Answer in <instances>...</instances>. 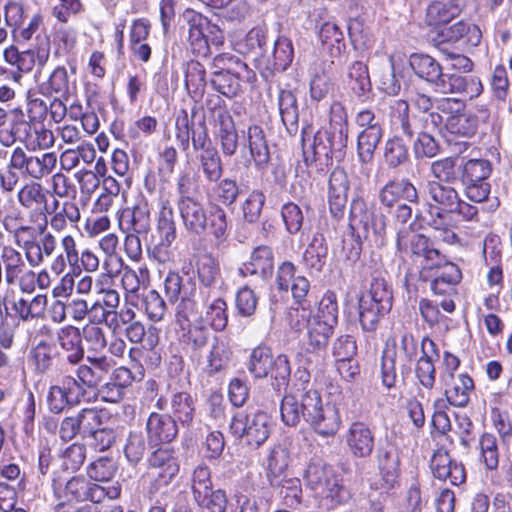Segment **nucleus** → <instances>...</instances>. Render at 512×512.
Listing matches in <instances>:
<instances>
[{"mask_svg": "<svg viewBox=\"0 0 512 512\" xmlns=\"http://www.w3.org/2000/svg\"><path fill=\"white\" fill-rule=\"evenodd\" d=\"M420 351L421 355L415 360V375L424 388L432 389L436 380L433 357H439L437 345L433 340L425 336L420 342Z\"/></svg>", "mask_w": 512, "mask_h": 512, "instance_id": "412c9836", "label": "nucleus"}, {"mask_svg": "<svg viewBox=\"0 0 512 512\" xmlns=\"http://www.w3.org/2000/svg\"><path fill=\"white\" fill-rule=\"evenodd\" d=\"M409 65L414 73L428 82L441 94H464L469 98L478 97L483 86L475 76H463L460 73H444L439 62L428 54L413 53Z\"/></svg>", "mask_w": 512, "mask_h": 512, "instance_id": "f03ea898", "label": "nucleus"}, {"mask_svg": "<svg viewBox=\"0 0 512 512\" xmlns=\"http://www.w3.org/2000/svg\"><path fill=\"white\" fill-rule=\"evenodd\" d=\"M175 318L180 342L192 352L201 351L208 344L211 332L198 317L197 302L184 301L176 307Z\"/></svg>", "mask_w": 512, "mask_h": 512, "instance_id": "6e6552de", "label": "nucleus"}, {"mask_svg": "<svg viewBox=\"0 0 512 512\" xmlns=\"http://www.w3.org/2000/svg\"><path fill=\"white\" fill-rule=\"evenodd\" d=\"M241 81H246V77L238 76L232 72H211V86L228 98H233L239 94Z\"/></svg>", "mask_w": 512, "mask_h": 512, "instance_id": "de8ad7c7", "label": "nucleus"}, {"mask_svg": "<svg viewBox=\"0 0 512 512\" xmlns=\"http://www.w3.org/2000/svg\"><path fill=\"white\" fill-rule=\"evenodd\" d=\"M349 227L351 234L343 240V252L345 258L354 263L361 256L363 243L368 241L371 235L381 236L384 234L386 218L382 214L376 215L369 210L363 199L355 198L350 206Z\"/></svg>", "mask_w": 512, "mask_h": 512, "instance_id": "20e7f679", "label": "nucleus"}, {"mask_svg": "<svg viewBox=\"0 0 512 512\" xmlns=\"http://www.w3.org/2000/svg\"><path fill=\"white\" fill-rule=\"evenodd\" d=\"M274 271V254L272 248L260 245L253 249L249 261L242 264L239 272L242 276H255L263 281L272 277Z\"/></svg>", "mask_w": 512, "mask_h": 512, "instance_id": "4be33fe9", "label": "nucleus"}, {"mask_svg": "<svg viewBox=\"0 0 512 512\" xmlns=\"http://www.w3.org/2000/svg\"><path fill=\"white\" fill-rule=\"evenodd\" d=\"M147 440L141 431H130L124 446V454L132 464H137L145 455Z\"/></svg>", "mask_w": 512, "mask_h": 512, "instance_id": "774afa93", "label": "nucleus"}, {"mask_svg": "<svg viewBox=\"0 0 512 512\" xmlns=\"http://www.w3.org/2000/svg\"><path fill=\"white\" fill-rule=\"evenodd\" d=\"M393 348L394 351L391 355L398 358L401 371H409L411 364L419 358V353H421L416 337L408 331H404L399 339H393Z\"/></svg>", "mask_w": 512, "mask_h": 512, "instance_id": "2f4dec72", "label": "nucleus"}, {"mask_svg": "<svg viewBox=\"0 0 512 512\" xmlns=\"http://www.w3.org/2000/svg\"><path fill=\"white\" fill-rule=\"evenodd\" d=\"M271 487L288 507H295L301 502L302 488L297 478H287L286 475L269 481Z\"/></svg>", "mask_w": 512, "mask_h": 512, "instance_id": "c9c22d12", "label": "nucleus"}, {"mask_svg": "<svg viewBox=\"0 0 512 512\" xmlns=\"http://www.w3.org/2000/svg\"><path fill=\"white\" fill-rule=\"evenodd\" d=\"M40 91L47 96L56 94L63 97L67 95L69 92V78L66 68L63 66L55 68L48 80L40 85Z\"/></svg>", "mask_w": 512, "mask_h": 512, "instance_id": "052dcab7", "label": "nucleus"}, {"mask_svg": "<svg viewBox=\"0 0 512 512\" xmlns=\"http://www.w3.org/2000/svg\"><path fill=\"white\" fill-rule=\"evenodd\" d=\"M244 148H247L254 166L265 171L271 161V153L264 129L257 124L249 125L245 134Z\"/></svg>", "mask_w": 512, "mask_h": 512, "instance_id": "6ab92c4d", "label": "nucleus"}, {"mask_svg": "<svg viewBox=\"0 0 512 512\" xmlns=\"http://www.w3.org/2000/svg\"><path fill=\"white\" fill-rule=\"evenodd\" d=\"M348 138L340 136L327 127L318 130L306 125L301 131V144L304 162L307 166L319 162L321 165H332L333 159L340 162L345 155Z\"/></svg>", "mask_w": 512, "mask_h": 512, "instance_id": "39448f33", "label": "nucleus"}, {"mask_svg": "<svg viewBox=\"0 0 512 512\" xmlns=\"http://www.w3.org/2000/svg\"><path fill=\"white\" fill-rule=\"evenodd\" d=\"M308 488L330 502L331 506L343 505L351 499V492L331 466L320 460L311 462L304 473Z\"/></svg>", "mask_w": 512, "mask_h": 512, "instance_id": "423d86ee", "label": "nucleus"}, {"mask_svg": "<svg viewBox=\"0 0 512 512\" xmlns=\"http://www.w3.org/2000/svg\"><path fill=\"white\" fill-rule=\"evenodd\" d=\"M376 462L382 479L393 487L400 476L401 452L396 444L389 440L379 443L376 449Z\"/></svg>", "mask_w": 512, "mask_h": 512, "instance_id": "f3484780", "label": "nucleus"}, {"mask_svg": "<svg viewBox=\"0 0 512 512\" xmlns=\"http://www.w3.org/2000/svg\"><path fill=\"white\" fill-rule=\"evenodd\" d=\"M176 191L178 194L177 202L198 198L197 195L200 194L199 176L190 171L181 172L176 181Z\"/></svg>", "mask_w": 512, "mask_h": 512, "instance_id": "0e129e2a", "label": "nucleus"}, {"mask_svg": "<svg viewBox=\"0 0 512 512\" xmlns=\"http://www.w3.org/2000/svg\"><path fill=\"white\" fill-rule=\"evenodd\" d=\"M384 130L377 128L369 131H360L357 136V156L362 164L373 161L377 146L383 138Z\"/></svg>", "mask_w": 512, "mask_h": 512, "instance_id": "37998d69", "label": "nucleus"}, {"mask_svg": "<svg viewBox=\"0 0 512 512\" xmlns=\"http://www.w3.org/2000/svg\"><path fill=\"white\" fill-rule=\"evenodd\" d=\"M391 307H382L381 304L360 298L359 300V321L364 331H375L379 317L389 312Z\"/></svg>", "mask_w": 512, "mask_h": 512, "instance_id": "8fccbe9b", "label": "nucleus"}, {"mask_svg": "<svg viewBox=\"0 0 512 512\" xmlns=\"http://www.w3.org/2000/svg\"><path fill=\"white\" fill-rule=\"evenodd\" d=\"M212 72H232L238 76L246 77V82L255 79V73L238 56L231 53L216 55L211 63Z\"/></svg>", "mask_w": 512, "mask_h": 512, "instance_id": "f704fd0d", "label": "nucleus"}, {"mask_svg": "<svg viewBox=\"0 0 512 512\" xmlns=\"http://www.w3.org/2000/svg\"><path fill=\"white\" fill-rule=\"evenodd\" d=\"M308 319H315L332 327L338 324V304L336 294L327 291L319 302L317 312Z\"/></svg>", "mask_w": 512, "mask_h": 512, "instance_id": "4d7b16f0", "label": "nucleus"}, {"mask_svg": "<svg viewBox=\"0 0 512 512\" xmlns=\"http://www.w3.org/2000/svg\"><path fill=\"white\" fill-rule=\"evenodd\" d=\"M46 306L47 296L39 294L31 299H18L13 303V310L21 320L29 321L42 317Z\"/></svg>", "mask_w": 512, "mask_h": 512, "instance_id": "a18cd8bd", "label": "nucleus"}, {"mask_svg": "<svg viewBox=\"0 0 512 512\" xmlns=\"http://www.w3.org/2000/svg\"><path fill=\"white\" fill-rule=\"evenodd\" d=\"M303 418L322 436H332L339 430L341 418L338 410L324 405L320 393L316 389L306 387L299 399Z\"/></svg>", "mask_w": 512, "mask_h": 512, "instance_id": "0eeeda50", "label": "nucleus"}, {"mask_svg": "<svg viewBox=\"0 0 512 512\" xmlns=\"http://www.w3.org/2000/svg\"><path fill=\"white\" fill-rule=\"evenodd\" d=\"M175 137L182 150L189 148L190 142L195 152V162L199 171L209 183L218 182L223 175V163L219 151L213 145L205 120L197 124L181 110L175 120Z\"/></svg>", "mask_w": 512, "mask_h": 512, "instance_id": "f257e3e1", "label": "nucleus"}, {"mask_svg": "<svg viewBox=\"0 0 512 512\" xmlns=\"http://www.w3.org/2000/svg\"><path fill=\"white\" fill-rule=\"evenodd\" d=\"M182 19L188 28L187 40L193 54L199 57L208 56L210 53L209 35L207 34L210 27L209 19L192 9H186Z\"/></svg>", "mask_w": 512, "mask_h": 512, "instance_id": "4468645a", "label": "nucleus"}, {"mask_svg": "<svg viewBox=\"0 0 512 512\" xmlns=\"http://www.w3.org/2000/svg\"><path fill=\"white\" fill-rule=\"evenodd\" d=\"M57 164L54 152L26 153L21 147H16L11 154L8 167L20 172L24 177L41 180L52 173Z\"/></svg>", "mask_w": 512, "mask_h": 512, "instance_id": "9d476101", "label": "nucleus"}, {"mask_svg": "<svg viewBox=\"0 0 512 512\" xmlns=\"http://www.w3.org/2000/svg\"><path fill=\"white\" fill-rule=\"evenodd\" d=\"M445 389V396L448 402L456 407H465L470 399V393L474 389V382L467 374H460Z\"/></svg>", "mask_w": 512, "mask_h": 512, "instance_id": "4c0bfd02", "label": "nucleus"}, {"mask_svg": "<svg viewBox=\"0 0 512 512\" xmlns=\"http://www.w3.org/2000/svg\"><path fill=\"white\" fill-rule=\"evenodd\" d=\"M57 342L66 353V360L71 365L79 364L84 358V348L79 328L67 325L57 333Z\"/></svg>", "mask_w": 512, "mask_h": 512, "instance_id": "c85d7f7f", "label": "nucleus"}, {"mask_svg": "<svg viewBox=\"0 0 512 512\" xmlns=\"http://www.w3.org/2000/svg\"><path fill=\"white\" fill-rule=\"evenodd\" d=\"M86 361L88 364H81L74 371L75 381L85 391L87 388H97L114 366V362L107 356H88Z\"/></svg>", "mask_w": 512, "mask_h": 512, "instance_id": "2eb2a0df", "label": "nucleus"}, {"mask_svg": "<svg viewBox=\"0 0 512 512\" xmlns=\"http://www.w3.org/2000/svg\"><path fill=\"white\" fill-rule=\"evenodd\" d=\"M86 391L75 381L71 374L65 375L59 385L49 388L47 406L50 412L61 414L67 408L74 407L82 401Z\"/></svg>", "mask_w": 512, "mask_h": 512, "instance_id": "f8f14e48", "label": "nucleus"}, {"mask_svg": "<svg viewBox=\"0 0 512 512\" xmlns=\"http://www.w3.org/2000/svg\"><path fill=\"white\" fill-rule=\"evenodd\" d=\"M104 413L93 408H84L77 413L80 436L87 439L94 431L103 425Z\"/></svg>", "mask_w": 512, "mask_h": 512, "instance_id": "338daca9", "label": "nucleus"}, {"mask_svg": "<svg viewBox=\"0 0 512 512\" xmlns=\"http://www.w3.org/2000/svg\"><path fill=\"white\" fill-rule=\"evenodd\" d=\"M458 167L457 158L446 157L433 161L430 165V173L435 178L434 181L449 185L460 180Z\"/></svg>", "mask_w": 512, "mask_h": 512, "instance_id": "3c124183", "label": "nucleus"}, {"mask_svg": "<svg viewBox=\"0 0 512 512\" xmlns=\"http://www.w3.org/2000/svg\"><path fill=\"white\" fill-rule=\"evenodd\" d=\"M350 40L357 50H366L373 46L375 39L369 25L361 16L350 18L347 25Z\"/></svg>", "mask_w": 512, "mask_h": 512, "instance_id": "ea45409f", "label": "nucleus"}, {"mask_svg": "<svg viewBox=\"0 0 512 512\" xmlns=\"http://www.w3.org/2000/svg\"><path fill=\"white\" fill-rule=\"evenodd\" d=\"M349 190L348 176L343 169H334L329 177L328 203L331 214L339 219L344 215Z\"/></svg>", "mask_w": 512, "mask_h": 512, "instance_id": "b1692460", "label": "nucleus"}, {"mask_svg": "<svg viewBox=\"0 0 512 512\" xmlns=\"http://www.w3.org/2000/svg\"><path fill=\"white\" fill-rule=\"evenodd\" d=\"M386 273L375 271L372 274L370 287L367 294L361 298L371 300V302L381 304L382 307H392V292L386 280Z\"/></svg>", "mask_w": 512, "mask_h": 512, "instance_id": "a19ab883", "label": "nucleus"}, {"mask_svg": "<svg viewBox=\"0 0 512 512\" xmlns=\"http://www.w3.org/2000/svg\"><path fill=\"white\" fill-rule=\"evenodd\" d=\"M197 278L199 281V295L203 303L218 294L222 285L219 263L210 256L201 257L196 263Z\"/></svg>", "mask_w": 512, "mask_h": 512, "instance_id": "dca6fc26", "label": "nucleus"}, {"mask_svg": "<svg viewBox=\"0 0 512 512\" xmlns=\"http://www.w3.org/2000/svg\"><path fill=\"white\" fill-rule=\"evenodd\" d=\"M155 407L159 411L169 409L168 414L177 420L178 425L186 428L193 424L196 415L195 399L186 391H173L169 397L160 395L155 402Z\"/></svg>", "mask_w": 512, "mask_h": 512, "instance_id": "ddd939ff", "label": "nucleus"}, {"mask_svg": "<svg viewBox=\"0 0 512 512\" xmlns=\"http://www.w3.org/2000/svg\"><path fill=\"white\" fill-rule=\"evenodd\" d=\"M378 199L386 209H392L400 201L418 203L419 195L413 183L406 178L388 181L379 191Z\"/></svg>", "mask_w": 512, "mask_h": 512, "instance_id": "a211bd4d", "label": "nucleus"}, {"mask_svg": "<svg viewBox=\"0 0 512 512\" xmlns=\"http://www.w3.org/2000/svg\"><path fill=\"white\" fill-rule=\"evenodd\" d=\"M464 7L465 0L435 1L427 8V22L431 26L446 24L459 16Z\"/></svg>", "mask_w": 512, "mask_h": 512, "instance_id": "7c9ffc66", "label": "nucleus"}, {"mask_svg": "<svg viewBox=\"0 0 512 512\" xmlns=\"http://www.w3.org/2000/svg\"><path fill=\"white\" fill-rule=\"evenodd\" d=\"M392 108L402 133L410 139L426 130H437L443 122L439 113H410L408 102L402 99L396 100Z\"/></svg>", "mask_w": 512, "mask_h": 512, "instance_id": "9b49d317", "label": "nucleus"}, {"mask_svg": "<svg viewBox=\"0 0 512 512\" xmlns=\"http://www.w3.org/2000/svg\"><path fill=\"white\" fill-rule=\"evenodd\" d=\"M24 268L26 263L22 254L10 245L3 246L0 250V285L3 280L8 286L15 285Z\"/></svg>", "mask_w": 512, "mask_h": 512, "instance_id": "cd10ccee", "label": "nucleus"}, {"mask_svg": "<svg viewBox=\"0 0 512 512\" xmlns=\"http://www.w3.org/2000/svg\"><path fill=\"white\" fill-rule=\"evenodd\" d=\"M462 184L484 182L490 176L492 167L486 159H469L458 167Z\"/></svg>", "mask_w": 512, "mask_h": 512, "instance_id": "79ce46f5", "label": "nucleus"}, {"mask_svg": "<svg viewBox=\"0 0 512 512\" xmlns=\"http://www.w3.org/2000/svg\"><path fill=\"white\" fill-rule=\"evenodd\" d=\"M204 304L206 305V310L204 314L198 312V317L202 318V322L206 324L207 327L215 331L224 330L228 323L226 301L215 294V296L211 297L208 302Z\"/></svg>", "mask_w": 512, "mask_h": 512, "instance_id": "72a5a7b5", "label": "nucleus"}, {"mask_svg": "<svg viewBox=\"0 0 512 512\" xmlns=\"http://www.w3.org/2000/svg\"><path fill=\"white\" fill-rule=\"evenodd\" d=\"M157 232L160 236V245L169 247L176 239V226L173 209L168 201L162 204L157 222Z\"/></svg>", "mask_w": 512, "mask_h": 512, "instance_id": "603ef678", "label": "nucleus"}, {"mask_svg": "<svg viewBox=\"0 0 512 512\" xmlns=\"http://www.w3.org/2000/svg\"><path fill=\"white\" fill-rule=\"evenodd\" d=\"M347 84L358 97L364 96L371 90L368 67L361 61H355L348 67Z\"/></svg>", "mask_w": 512, "mask_h": 512, "instance_id": "49530a36", "label": "nucleus"}, {"mask_svg": "<svg viewBox=\"0 0 512 512\" xmlns=\"http://www.w3.org/2000/svg\"><path fill=\"white\" fill-rule=\"evenodd\" d=\"M293 57L294 49L291 40L285 36H279L274 43L273 69L285 71L292 63Z\"/></svg>", "mask_w": 512, "mask_h": 512, "instance_id": "69168bd1", "label": "nucleus"}, {"mask_svg": "<svg viewBox=\"0 0 512 512\" xmlns=\"http://www.w3.org/2000/svg\"><path fill=\"white\" fill-rule=\"evenodd\" d=\"M148 441L152 444L171 443L179 433V425L172 415L152 412L145 425Z\"/></svg>", "mask_w": 512, "mask_h": 512, "instance_id": "aec40b11", "label": "nucleus"}, {"mask_svg": "<svg viewBox=\"0 0 512 512\" xmlns=\"http://www.w3.org/2000/svg\"><path fill=\"white\" fill-rule=\"evenodd\" d=\"M318 36L322 44L331 48L332 56L340 54L345 48L344 33L334 22L328 21L322 24Z\"/></svg>", "mask_w": 512, "mask_h": 512, "instance_id": "e2e57ef3", "label": "nucleus"}, {"mask_svg": "<svg viewBox=\"0 0 512 512\" xmlns=\"http://www.w3.org/2000/svg\"><path fill=\"white\" fill-rule=\"evenodd\" d=\"M201 512H226L228 498L223 489L210 490L193 496Z\"/></svg>", "mask_w": 512, "mask_h": 512, "instance_id": "13d9d810", "label": "nucleus"}, {"mask_svg": "<svg viewBox=\"0 0 512 512\" xmlns=\"http://www.w3.org/2000/svg\"><path fill=\"white\" fill-rule=\"evenodd\" d=\"M56 354V349L52 344L40 341L30 352L35 370L41 374L50 371Z\"/></svg>", "mask_w": 512, "mask_h": 512, "instance_id": "680f3d73", "label": "nucleus"}, {"mask_svg": "<svg viewBox=\"0 0 512 512\" xmlns=\"http://www.w3.org/2000/svg\"><path fill=\"white\" fill-rule=\"evenodd\" d=\"M279 112L283 124L290 134L298 129V105L295 95L289 90H281L278 95Z\"/></svg>", "mask_w": 512, "mask_h": 512, "instance_id": "58836bf2", "label": "nucleus"}, {"mask_svg": "<svg viewBox=\"0 0 512 512\" xmlns=\"http://www.w3.org/2000/svg\"><path fill=\"white\" fill-rule=\"evenodd\" d=\"M233 436L241 439L246 445L258 448L269 438L271 422L269 415L260 410L238 411L230 422Z\"/></svg>", "mask_w": 512, "mask_h": 512, "instance_id": "1a4fd4ad", "label": "nucleus"}, {"mask_svg": "<svg viewBox=\"0 0 512 512\" xmlns=\"http://www.w3.org/2000/svg\"><path fill=\"white\" fill-rule=\"evenodd\" d=\"M20 126L23 127V131L26 135V143L35 144L41 150H46L53 147L55 143V136L53 131L47 129L43 124L32 125L23 121Z\"/></svg>", "mask_w": 512, "mask_h": 512, "instance_id": "6e6d98bb", "label": "nucleus"}, {"mask_svg": "<svg viewBox=\"0 0 512 512\" xmlns=\"http://www.w3.org/2000/svg\"><path fill=\"white\" fill-rule=\"evenodd\" d=\"M328 257V245L322 234H316L303 254V261L308 269L321 272Z\"/></svg>", "mask_w": 512, "mask_h": 512, "instance_id": "e433bc0d", "label": "nucleus"}, {"mask_svg": "<svg viewBox=\"0 0 512 512\" xmlns=\"http://www.w3.org/2000/svg\"><path fill=\"white\" fill-rule=\"evenodd\" d=\"M120 226L126 232L147 234L151 226L148 203L141 200L133 208L124 209L120 217Z\"/></svg>", "mask_w": 512, "mask_h": 512, "instance_id": "bb28decb", "label": "nucleus"}, {"mask_svg": "<svg viewBox=\"0 0 512 512\" xmlns=\"http://www.w3.org/2000/svg\"><path fill=\"white\" fill-rule=\"evenodd\" d=\"M384 161L389 168L395 169L409 161V149L400 136H394L385 142Z\"/></svg>", "mask_w": 512, "mask_h": 512, "instance_id": "09e8293b", "label": "nucleus"}, {"mask_svg": "<svg viewBox=\"0 0 512 512\" xmlns=\"http://www.w3.org/2000/svg\"><path fill=\"white\" fill-rule=\"evenodd\" d=\"M346 442L353 456L368 458L374 450L375 436L366 424L354 422L349 427Z\"/></svg>", "mask_w": 512, "mask_h": 512, "instance_id": "393cba45", "label": "nucleus"}, {"mask_svg": "<svg viewBox=\"0 0 512 512\" xmlns=\"http://www.w3.org/2000/svg\"><path fill=\"white\" fill-rule=\"evenodd\" d=\"M335 327L321 323L319 320H307V351L323 357Z\"/></svg>", "mask_w": 512, "mask_h": 512, "instance_id": "473e14b6", "label": "nucleus"}, {"mask_svg": "<svg viewBox=\"0 0 512 512\" xmlns=\"http://www.w3.org/2000/svg\"><path fill=\"white\" fill-rule=\"evenodd\" d=\"M196 291L195 283L190 278L183 282L182 277L176 272H169L164 280V292L169 302L175 303L180 300L177 307H180L184 301L196 302L193 299Z\"/></svg>", "mask_w": 512, "mask_h": 512, "instance_id": "c756f323", "label": "nucleus"}, {"mask_svg": "<svg viewBox=\"0 0 512 512\" xmlns=\"http://www.w3.org/2000/svg\"><path fill=\"white\" fill-rule=\"evenodd\" d=\"M410 251L413 256L422 258V269L432 270L441 267L446 263V257L434 247L432 241L423 234L411 236Z\"/></svg>", "mask_w": 512, "mask_h": 512, "instance_id": "a878e982", "label": "nucleus"}, {"mask_svg": "<svg viewBox=\"0 0 512 512\" xmlns=\"http://www.w3.org/2000/svg\"><path fill=\"white\" fill-rule=\"evenodd\" d=\"M272 351L269 347L260 345L254 348L247 364L248 371L255 378H265L273 367Z\"/></svg>", "mask_w": 512, "mask_h": 512, "instance_id": "c03bdc74", "label": "nucleus"}, {"mask_svg": "<svg viewBox=\"0 0 512 512\" xmlns=\"http://www.w3.org/2000/svg\"><path fill=\"white\" fill-rule=\"evenodd\" d=\"M241 193L239 184L235 179L223 178L215 183L212 188V195L218 205L230 207L234 205Z\"/></svg>", "mask_w": 512, "mask_h": 512, "instance_id": "864d4df0", "label": "nucleus"}, {"mask_svg": "<svg viewBox=\"0 0 512 512\" xmlns=\"http://www.w3.org/2000/svg\"><path fill=\"white\" fill-rule=\"evenodd\" d=\"M183 225L188 233L195 236L212 235L218 242H223L229 235V223L224 208L213 204L207 210L199 199L177 202Z\"/></svg>", "mask_w": 512, "mask_h": 512, "instance_id": "7ed1b4c3", "label": "nucleus"}, {"mask_svg": "<svg viewBox=\"0 0 512 512\" xmlns=\"http://www.w3.org/2000/svg\"><path fill=\"white\" fill-rule=\"evenodd\" d=\"M446 127L452 134L465 137L473 136L478 129L477 120L470 111H459L450 115L447 118Z\"/></svg>", "mask_w": 512, "mask_h": 512, "instance_id": "5fc2aeb1", "label": "nucleus"}, {"mask_svg": "<svg viewBox=\"0 0 512 512\" xmlns=\"http://www.w3.org/2000/svg\"><path fill=\"white\" fill-rule=\"evenodd\" d=\"M428 209L438 210L442 213H455L459 204L457 190L439 181H428L426 184Z\"/></svg>", "mask_w": 512, "mask_h": 512, "instance_id": "5701e85b", "label": "nucleus"}, {"mask_svg": "<svg viewBox=\"0 0 512 512\" xmlns=\"http://www.w3.org/2000/svg\"><path fill=\"white\" fill-rule=\"evenodd\" d=\"M19 203L27 209L40 210L41 206L46 207L47 197L43 191L41 184L32 182L24 185L17 194Z\"/></svg>", "mask_w": 512, "mask_h": 512, "instance_id": "bf43d9fd", "label": "nucleus"}]
</instances>
